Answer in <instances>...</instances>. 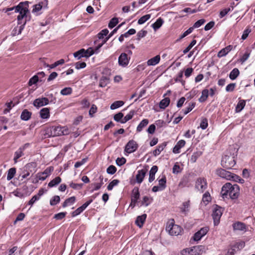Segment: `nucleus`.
<instances>
[{
	"label": "nucleus",
	"mask_w": 255,
	"mask_h": 255,
	"mask_svg": "<svg viewBox=\"0 0 255 255\" xmlns=\"http://www.w3.org/2000/svg\"><path fill=\"white\" fill-rule=\"evenodd\" d=\"M28 7V4L26 2H20L16 6L7 8L6 10V11L14 10L15 12L18 13L17 19L18 25H20V26L15 28V31H16L18 29L17 34L21 33L26 21L29 20L28 16L29 13Z\"/></svg>",
	"instance_id": "nucleus-1"
},
{
	"label": "nucleus",
	"mask_w": 255,
	"mask_h": 255,
	"mask_svg": "<svg viewBox=\"0 0 255 255\" xmlns=\"http://www.w3.org/2000/svg\"><path fill=\"white\" fill-rule=\"evenodd\" d=\"M239 186L234 184L227 183L222 188L221 194L223 198H227L228 196L232 199H237L239 195Z\"/></svg>",
	"instance_id": "nucleus-2"
},
{
	"label": "nucleus",
	"mask_w": 255,
	"mask_h": 255,
	"mask_svg": "<svg viewBox=\"0 0 255 255\" xmlns=\"http://www.w3.org/2000/svg\"><path fill=\"white\" fill-rule=\"evenodd\" d=\"M217 174L220 177L227 180H232L239 183H243L244 181V180L241 179L239 176L223 169L217 170Z\"/></svg>",
	"instance_id": "nucleus-3"
},
{
	"label": "nucleus",
	"mask_w": 255,
	"mask_h": 255,
	"mask_svg": "<svg viewBox=\"0 0 255 255\" xmlns=\"http://www.w3.org/2000/svg\"><path fill=\"white\" fill-rule=\"evenodd\" d=\"M166 230L171 236H178L182 231L180 226L175 225L173 219L169 220L166 227Z\"/></svg>",
	"instance_id": "nucleus-4"
},
{
	"label": "nucleus",
	"mask_w": 255,
	"mask_h": 255,
	"mask_svg": "<svg viewBox=\"0 0 255 255\" xmlns=\"http://www.w3.org/2000/svg\"><path fill=\"white\" fill-rule=\"evenodd\" d=\"M235 164V156L233 155H225L223 156L221 160V165L223 167L231 169Z\"/></svg>",
	"instance_id": "nucleus-5"
},
{
	"label": "nucleus",
	"mask_w": 255,
	"mask_h": 255,
	"mask_svg": "<svg viewBox=\"0 0 255 255\" xmlns=\"http://www.w3.org/2000/svg\"><path fill=\"white\" fill-rule=\"evenodd\" d=\"M62 129L61 126H53L48 128L45 130L44 135L46 137L61 135L62 134Z\"/></svg>",
	"instance_id": "nucleus-6"
},
{
	"label": "nucleus",
	"mask_w": 255,
	"mask_h": 255,
	"mask_svg": "<svg viewBox=\"0 0 255 255\" xmlns=\"http://www.w3.org/2000/svg\"><path fill=\"white\" fill-rule=\"evenodd\" d=\"M208 187L206 179L204 177L198 178L195 184V188L200 193H203Z\"/></svg>",
	"instance_id": "nucleus-7"
},
{
	"label": "nucleus",
	"mask_w": 255,
	"mask_h": 255,
	"mask_svg": "<svg viewBox=\"0 0 255 255\" xmlns=\"http://www.w3.org/2000/svg\"><path fill=\"white\" fill-rule=\"evenodd\" d=\"M223 214V210L221 207L216 205L213 209L212 217L214 220V223L215 226L218 225L220 222L221 217Z\"/></svg>",
	"instance_id": "nucleus-8"
},
{
	"label": "nucleus",
	"mask_w": 255,
	"mask_h": 255,
	"mask_svg": "<svg viewBox=\"0 0 255 255\" xmlns=\"http://www.w3.org/2000/svg\"><path fill=\"white\" fill-rule=\"evenodd\" d=\"M138 147L137 142L133 139L129 140L126 144L125 147V152L130 154L135 152Z\"/></svg>",
	"instance_id": "nucleus-9"
},
{
	"label": "nucleus",
	"mask_w": 255,
	"mask_h": 255,
	"mask_svg": "<svg viewBox=\"0 0 255 255\" xmlns=\"http://www.w3.org/2000/svg\"><path fill=\"white\" fill-rule=\"evenodd\" d=\"M30 145V144L26 143L22 146L19 147V148L15 151L14 153L13 161L14 163H16L18 162V159L24 155L23 151L27 148Z\"/></svg>",
	"instance_id": "nucleus-10"
},
{
	"label": "nucleus",
	"mask_w": 255,
	"mask_h": 255,
	"mask_svg": "<svg viewBox=\"0 0 255 255\" xmlns=\"http://www.w3.org/2000/svg\"><path fill=\"white\" fill-rule=\"evenodd\" d=\"M130 57L128 56V54L122 53L118 58V64L122 67H126L129 64Z\"/></svg>",
	"instance_id": "nucleus-11"
},
{
	"label": "nucleus",
	"mask_w": 255,
	"mask_h": 255,
	"mask_svg": "<svg viewBox=\"0 0 255 255\" xmlns=\"http://www.w3.org/2000/svg\"><path fill=\"white\" fill-rule=\"evenodd\" d=\"M103 45V43H101L99 44L94 50L92 48H89L87 50H85L84 49H82L83 52L84 53V55L85 57L88 58L90 57L91 55L94 54V53L97 54L99 52V49Z\"/></svg>",
	"instance_id": "nucleus-12"
},
{
	"label": "nucleus",
	"mask_w": 255,
	"mask_h": 255,
	"mask_svg": "<svg viewBox=\"0 0 255 255\" xmlns=\"http://www.w3.org/2000/svg\"><path fill=\"white\" fill-rule=\"evenodd\" d=\"M209 231L207 227L201 228L199 231L197 232L193 236V240L195 241H200L202 237L205 236Z\"/></svg>",
	"instance_id": "nucleus-13"
},
{
	"label": "nucleus",
	"mask_w": 255,
	"mask_h": 255,
	"mask_svg": "<svg viewBox=\"0 0 255 255\" xmlns=\"http://www.w3.org/2000/svg\"><path fill=\"white\" fill-rule=\"evenodd\" d=\"M49 102V99L45 97L39 98L35 99L33 101V105L36 107H41L46 106L48 104Z\"/></svg>",
	"instance_id": "nucleus-14"
},
{
	"label": "nucleus",
	"mask_w": 255,
	"mask_h": 255,
	"mask_svg": "<svg viewBox=\"0 0 255 255\" xmlns=\"http://www.w3.org/2000/svg\"><path fill=\"white\" fill-rule=\"evenodd\" d=\"M190 200H187L182 203V205L179 207L180 212L184 214V215H186L190 210Z\"/></svg>",
	"instance_id": "nucleus-15"
},
{
	"label": "nucleus",
	"mask_w": 255,
	"mask_h": 255,
	"mask_svg": "<svg viewBox=\"0 0 255 255\" xmlns=\"http://www.w3.org/2000/svg\"><path fill=\"white\" fill-rule=\"evenodd\" d=\"M146 173L145 169H142L137 171L136 175V181L137 183L140 184L143 180Z\"/></svg>",
	"instance_id": "nucleus-16"
},
{
	"label": "nucleus",
	"mask_w": 255,
	"mask_h": 255,
	"mask_svg": "<svg viewBox=\"0 0 255 255\" xmlns=\"http://www.w3.org/2000/svg\"><path fill=\"white\" fill-rule=\"evenodd\" d=\"M48 4L47 0H42L39 3L34 5L33 12H38L43 7H46Z\"/></svg>",
	"instance_id": "nucleus-17"
},
{
	"label": "nucleus",
	"mask_w": 255,
	"mask_h": 255,
	"mask_svg": "<svg viewBox=\"0 0 255 255\" xmlns=\"http://www.w3.org/2000/svg\"><path fill=\"white\" fill-rule=\"evenodd\" d=\"M153 201L152 197L150 196H144L141 201L139 202V206H145L147 207L150 205Z\"/></svg>",
	"instance_id": "nucleus-18"
},
{
	"label": "nucleus",
	"mask_w": 255,
	"mask_h": 255,
	"mask_svg": "<svg viewBox=\"0 0 255 255\" xmlns=\"http://www.w3.org/2000/svg\"><path fill=\"white\" fill-rule=\"evenodd\" d=\"M233 227L235 230L246 232L247 230L246 225L240 222H237L233 224Z\"/></svg>",
	"instance_id": "nucleus-19"
},
{
	"label": "nucleus",
	"mask_w": 255,
	"mask_h": 255,
	"mask_svg": "<svg viewBox=\"0 0 255 255\" xmlns=\"http://www.w3.org/2000/svg\"><path fill=\"white\" fill-rule=\"evenodd\" d=\"M185 144V141L181 139L177 142L176 144L174 146L173 148V152L177 154L180 152V149L184 146Z\"/></svg>",
	"instance_id": "nucleus-20"
},
{
	"label": "nucleus",
	"mask_w": 255,
	"mask_h": 255,
	"mask_svg": "<svg viewBox=\"0 0 255 255\" xmlns=\"http://www.w3.org/2000/svg\"><path fill=\"white\" fill-rule=\"evenodd\" d=\"M204 248L202 246H195L190 249L189 253V255H201L203 251Z\"/></svg>",
	"instance_id": "nucleus-21"
},
{
	"label": "nucleus",
	"mask_w": 255,
	"mask_h": 255,
	"mask_svg": "<svg viewBox=\"0 0 255 255\" xmlns=\"http://www.w3.org/2000/svg\"><path fill=\"white\" fill-rule=\"evenodd\" d=\"M167 145V143L166 142H164L160 144H159L156 148L155 150H154L152 152V154L154 156H156L158 155L165 148V147Z\"/></svg>",
	"instance_id": "nucleus-22"
},
{
	"label": "nucleus",
	"mask_w": 255,
	"mask_h": 255,
	"mask_svg": "<svg viewBox=\"0 0 255 255\" xmlns=\"http://www.w3.org/2000/svg\"><path fill=\"white\" fill-rule=\"evenodd\" d=\"M232 46L230 45L226 46L225 48L221 49L218 53V57L221 58L225 56L232 49Z\"/></svg>",
	"instance_id": "nucleus-23"
},
{
	"label": "nucleus",
	"mask_w": 255,
	"mask_h": 255,
	"mask_svg": "<svg viewBox=\"0 0 255 255\" xmlns=\"http://www.w3.org/2000/svg\"><path fill=\"white\" fill-rule=\"evenodd\" d=\"M149 123V120L147 119H143L136 128V132H140L145 128Z\"/></svg>",
	"instance_id": "nucleus-24"
},
{
	"label": "nucleus",
	"mask_w": 255,
	"mask_h": 255,
	"mask_svg": "<svg viewBox=\"0 0 255 255\" xmlns=\"http://www.w3.org/2000/svg\"><path fill=\"white\" fill-rule=\"evenodd\" d=\"M160 60V55H156L155 57L148 60L146 62L147 65L148 66H155L159 63Z\"/></svg>",
	"instance_id": "nucleus-25"
},
{
	"label": "nucleus",
	"mask_w": 255,
	"mask_h": 255,
	"mask_svg": "<svg viewBox=\"0 0 255 255\" xmlns=\"http://www.w3.org/2000/svg\"><path fill=\"white\" fill-rule=\"evenodd\" d=\"M146 218V215L145 214L138 216L135 220V224L139 228H141L143 226Z\"/></svg>",
	"instance_id": "nucleus-26"
},
{
	"label": "nucleus",
	"mask_w": 255,
	"mask_h": 255,
	"mask_svg": "<svg viewBox=\"0 0 255 255\" xmlns=\"http://www.w3.org/2000/svg\"><path fill=\"white\" fill-rule=\"evenodd\" d=\"M140 194L139 192V189L137 187H135L132 190L131 195V200H134L138 202V200L139 198Z\"/></svg>",
	"instance_id": "nucleus-27"
},
{
	"label": "nucleus",
	"mask_w": 255,
	"mask_h": 255,
	"mask_svg": "<svg viewBox=\"0 0 255 255\" xmlns=\"http://www.w3.org/2000/svg\"><path fill=\"white\" fill-rule=\"evenodd\" d=\"M158 167L156 165L153 166L149 171V182H152L155 179V174L157 172Z\"/></svg>",
	"instance_id": "nucleus-28"
},
{
	"label": "nucleus",
	"mask_w": 255,
	"mask_h": 255,
	"mask_svg": "<svg viewBox=\"0 0 255 255\" xmlns=\"http://www.w3.org/2000/svg\"><path fill=\"white\" fill-rule=\"evenodd\" d=\"M40 116L42 119H47L50 117L49 110L47 108L42 109L40 111Z\"/></svg>",
	"instance_id": "nucleus-29"
},
{
	"label": "nucleus",
	"mask_w": 255,
	"mask_h": 255,
	"mask_svg": "<svg viewBox=\"0 0 255 255\" xmlns=\"http://www.w3.org/2000/svg\"><path fill=\"white\" fill-rule=\"evenodd\" d=\"M164 21L161 17L158 18L156 21L151 25V27L153 28L154 31L158 29L163 24Z\"/></svg>",
	"instance_id": "nucleus-30"
},
{
	"label": "nucleus",
	"mask_w": 255,
	"mask_h": 255,
	"mask_svg": "<svg viewBox=\"0 0 255 255\" xmlns=\"http://www.w3.org/2000/svg\"><path fill=\"white\" fill-rule=\"evenodd\" d=\"M209 95V91L208 89H205L202 91L201 97L199 99V101L200 103L204 102L207 99Z\"/></svg>",
	"instance_id": "nucleus-31"
},
{
	"label": "nucleus",
	"mask_w": 255,
	"mask_h": 255,
	"mask_svg": "<svg viewBox=\"0 0 255 255\" xmlns=\"http://www.w3.org/2000/svg\"><path fill=\"white\" fill-rule=\"evenodd\" d=\"M135 114L134 110L130 111L124 118L121 120L122 124H125L130 119H131Z\"/></svg>",
	"instance_id": "nucleus-32"
},
{
	"label": "nucleus",
	"mask_w": 255,
	"mask_h": 255,
	"mask_svg": "<svg viewBox=\"0 0 255 255\" xmlns=\"http://www.w3.org/2000/svg\"><path fill=\"white\" fill-rule=\"evenodd\" d=\"M240 74V71L238 68L233 69L229 74V78L232 80H235Z\"/></svg>",
	"instance_id": "nucleus-33"
},
{
	"label": "nucleus",
	"mask_w": 255,
	"mask_h": 255,
	"mask_svg": "<svg viewBox=\"0 0 255 255\" xmlns=\"http://www.w3.org/2000/svg\"><path fill=\"white\" fill-rule=\"evenodd\" d=\"M246 105V101L244 100H239L236 107V112L237 113L240 112L245 107Z\"/></svg>",
	"instance_id": "nucleus-34"
},
{
	"label": "nucleus",
	"mask_w": 255,
	"mask_h": 255,
	"mask_svg": "<svg viewBox=\"0 0 255 255\" xmlns=\"http://www.w3.org/2000/svg\"><path fill=\"white\" fill-rule=\"evenodd\" d=\"M76 201V198L74 196L71 197L65 200L63 204V207H66L67 206L73 204Z\"/></svg>",
	"instance_id": "nucleus-35"
},
{
	"label": "nucleus",
	"mask_w": 255,
	"mask_h": 255,
	"mask_svg": "<svg viewBox=\"0 0 255 255\" xmlns=\"http://www.w3.org/2000/svg\"><path fill=\"white\" fill-rule=\"evenodd\" d=\"M31 116V113L27 110H24L22 112L20 118L23 121L28 120Z\"/></svg>",
	"instance_id": "nucleus-36"
},
{
	"label": "nucleus",
	"mask_w": 255,
	"mask_h": 255,
	"mask_svg": "<svg viewBox=\"0 0 255 255\" xmlns=\"http://www.w3.org/2000/svg\"><path fill=\"white\" fill-rule=\"evenodd\" d=\"M211 200V197L209 192H206L203 195L202 202L205 205H207Z\"/></svg>",
	"instance_id": "nucleus-37"
},
{
	"label": "nucleus",
	"mask_w": 255,
	"mask_h": 255,
	"mask_svg": "<svg viewBox=\"0 0 255 255\" xmlns=\"http://www.w3.org/2000/svg\"><path fill=\"white\" fill-rule=\"evenodd\" d=\"M170 103V99L169 98H165L162 99L159 103V107L161 109H165Z\"/></svg>",
	"instance_id": "nucleus-38"
},
{
	"label": "nucleus",
	"mask_w": 255,
	"mask_h": 255,
	"mask_svg": "<svg viewBox=\"0 0 255 255\" xmlns=\"http://www.w3.org/2000/svg\"><path fill=\"white\" fill-rule=\"evenodd\" d=\"M251 50L249 49H247L246 52L243 55V56L240 59V61L242 64L244 63L246 61L248 60L251 54Z\"/></svg>",
	"instance_id": "nucleus-39"
},
{
	"label": "nucleus",
	"mask_w": 255,
	"mask_h": 255,
	"mask_svg": "<svg viewBox=\"0 0 255 255\" xmlns=\"http://www.w3.org/2000/svg\"><path fill=\"white\" fill-rule=\"evenodd\" d=\"M61 181V178L60 177H56L49 182L48 186L49 187H53L59 184Z\"/></svg>",
	"instance_id": "nucleus-40"
},
{
	"label": "nucleus",
	"mask_w": 255,
	"mask_h": 255,
	"mask_svg": "<svg viewBox=\"0 0 255 255\" xmlns=\"http://www.w3.org/2000/svg\"><path fill=\"white\" fill-rule=\"evenodd\" d=\"M124 105V102L123 101H117L114 102L111 106L110 109L111 110H115L118 109Z\"/></svg>",
	"instance_id": "nucleus-41"
},
{
	"label": "nucleus",
	"mask_w": 255,
	"mask_h": 255,
	"mask_svg": "<svg viewBox=\"0 0 255 255\" xmlns=\"http://www.w3.org/2000/svg\"><path fill=\"white\" fill-rule=\"evenodd\" d=\"M16 173V169L15 168H11L7 171V180L8 181L10 180L12 178H13L15 174Z\"/></svg>",
	"instance_id": "nucleus-42"
},
{
	"label": "nucleus",
	"mask_w": 255,
	"mask_h": 255,
	"mask_svg": "<svg viewBox=\"0 0 255 255\" xmlns=\"http://www.w3.org/2000/svg\"><path fill=\"white\" fill-rule=\"evenodd\" d=\"M202 152L200 151L195 152L192 155L190 160L192 163L196 161L197 159L202 155Z\"/></svg>",
	"instance_id": "nucleus-43"
},
{
	"label": "nucleus",
	"mask_w": 255,
	"mask_h": 255,
	"mask_svg": "<svg viewBox=\"0 0 255 255\" xmlns=\"http://www.w3.org/2000/svg\"><path fill=\"white\" fill-rule=\"evenodd\" d=\"M151 17V15L149 14L144 15L141 16L138 20V24H142L145 23L146 21H147Z\"/></svg>",
	"instance_id": "nucleus-44"
},
{
	"label": "nucleus",
	"mask_w": 255,
	"mask_h": 255,
	"mask_svg": "<svg viewBox=\"0 0 255 255\" xmlns=\"http://www.w3.org/2000/svg\"><path fill=\"white\" fill-rule=\"evenodd\" d=\"M195 106V103H189L188 107L185 109L183 110L184 115H187L188 113L191 112L194 108Z\"/></svg>",
	"instance_id": "nucleus-45"
},
{
	"label": "nucleus",
	"mask_w": 255,
	"mask_h": 255,
	"mask_svg": "<svg viewBox=\"0 0 255 255\" xmlns=\"http://www.w3.org/2000/svg\"><path fill=\"white\" fill-rule=\"evenodd\" d=\"M72 89L71 87H66L60 91V94L63 96H67L71 94Z\"/></svg>",
	"instance_id": "nucleus-46"
},
{
	"label": "nucleus",
	"mask_w": 255,
	"mask_h": 255,
	"mask_svg": "<svg viewBox=\"0 0 255 255\" xmlns=\"http://www.w3.org/2000/svg\"><path fill=\"white\" fill-rule=\"evenodd\" d=\"M123 25V23L121 24L120 25H119L117 27H116V28H115L109 34V35L106 37L103 42L102 43H103V44L104 43H105L112 36V35L116 32H117L118 29Z\"/></svg>",
	"instance_id": "nucleus-47"
},
{
	"label": "nucleus",
	"mask_w": 255,
	"mask_h": 255,
	"mask_svg": "<svg viewBox=\"0 0 255 255\" xmlns=\"http://www.w3.org/2000/svg\"><path fill=\"white\" fill-rule=\"evenodd\" d=\"M119 180L118 179H114L112 180L109 184L107 187V189L109 191L112 190L115 186H117L119 184Z\"/></svg>",
	"instance_id": "nucleus-48"
},
{
	"label": "nucleus",
	"mask_w": 255,
	"mask_h": 255,
	"mask_svg": "<svg viewBox=\"0 0 255 255\" xmlns=\"http://www.w3.org/2000/svg\"><path fill=\"white\" fill-rule=\"evenodd\" d=\"M108 83L109 79L107 78L104 77H102L100 80L99 86L102 88L105 87L107 85Z\"/></svg>",
	"instance_id": "nucleus-49"
},
{
	"label": "nucleus",
	"mask_w": 255,
	"mask_h": 255,
	"mask_svg": "<svg viewBox=\"0 0 255 255\" xmlns=\"http://www.w3.org/2000/svg\"><path fill=\"white\" fill-rule=\"evenodd\" d=\"M118 22L119 20L118 18H113L109 23L108 26L110 28H113L118 23Z\"/></svg>",
	"instance_id": "nucleus-50"
},
{
	"label": "nucleus",
	"mask_w": 255,
	"mask_h": 255,
	"mask_svg": "<svg viewBox=\"0 0 255 255\" xmlns=\"http://www.w3.org/2000/svg\"><path fill=\"white\" fill-rule=\"evenodd\" d=\"M53 167L52 166H50V167H47V168H46L44 171L42 173V174L45 176V177H46V178L49 176L50 174H51V173L53 171Z\"/></svg>",
	"instance_id": "nucleus-51"
},
{
	"label": "nucleus",
	"mask_w": 255,
	"mask_h": 255,
	"mask_svg": "<svg viewBox=\"0 0 255 255\" xmlns=\"http://www.w3.org/2000/svg\"><path fill=\"white\" fill-rule=\"evenodd\" d=\"M46 177L42 173L39 172L36 175V179L33 181V183H37L39 180L44 181L46 179Z\"/></svg>",
	"instance_id": "nucleus-52"
},
{
	"label": "nucleus",
	"mask_w": 255,
	"mask_h": 255,
	"mask_svg": "<svg viewBox=\"0 0 255 255\" xmlns=\"http://www.w3.org/2000/svg\"><path fill=\"white\" fill-rule=\"evenodd\" d=\"M166 179L165 177L158 180V185L161 189L164 190L166 188Z\"/></svg>",
	"instance_id": "nucleus-53"
},
{
	"label": "nucleus",
	"mask_w": 255,
	"mask_h": 255,
	"mask_svg": "<svg viewBox=\"0 0 255 255\" xmlns=\"http://www.w3.org/2000/svg\"><path fill=\"white\" fill-rule=\"evenodd\" d=\"M206 22V20L204 19H201L197 21L193 25L192 27H193V29L194 28H197L200 27L201 25H202Z\"/></svg>",
	"instance_id": "nucleus-54"
},
{
	"label": "nucleus",
	"mask_w": 255,
	"mask_h": 255,
	"mask_svg": "<svg viewBox=\"0 0 255 255\" xmlns=\"http://www.w3.org/2000/svg\"><path fill=\"white\" fill-rule=\"evenodd\" d=\"M196 40H193L190 44L183 50V52L184 54H186L188 52L190 49L196 44Z\"/></svg>",
	"instance_id": "nucleus-55"
},
{
	"label": "nucleus",
	"mask_w": 255,
	"mask_h": 255,
	"mask_svg": "<svg viewBox=\"0 0 255 255\" xmlns=\"http://www.w3.org/2000/svg\"><path fill=\"white\" fill-rule=\"evenodd\" d=\"M60 199L59 196H54L50 201V204L51 206L56 205L60 202Z\"/></svg>",
	"instance_id": "nucleus-56"
},
{
	"label": "nucleus",
	"mask_w": 255,
	"mask_h": 255,
	"mask_svg": "<svg viewBox=\"0 0 255 255\" xmlns=\"http://www.w3.org/2000/svg\"><path fill=\"white\" fill-rule=\"evenodd\" d=\"M208 126V120L206 118H203L201 120L200 127L202 129H205Z\"/></svg>",
	"instance_id": "nucleus-57"
},
{
	"label": "nucleus",
	"mask_w": 255,
	"mask_h": 255,
	"mask_svg": "<svg viewBox=\"0 0 255 255\" xmlns=\"http://www.w3.org/2000/svg\"><path fill=\"white\" fill-rule=\"evenodd\" d=\"M117 171L116 167L114 165L109 166L107 169V172L111 175H113Z\"/></svg>",
	"instance_id": "nucleus-58"
},
{
	"label": "nucleus",
	"mask_w": 255,
	"mask_h": 255,
	"mask_svg": "<svg viewBox=\"0 0 255 255\" xmlns=\"http://www.w3.org/2000/svg\"><path fill=\"white\" fill-rule=\"evenodd\" d=\"M74 56L75 58H77V59H80L82 57H85V56L84 55V53L83 52L82 49H80V50L75 52L74 54Z\"/></svg>",
	"instance_id": "nucleus-59"
},
{
	"label": "nucleus",
	"mask_w": 255,
	"mask_h": 255,
	"mask_svg": "<svg viewBox=\"0 0 255 255\" xmlns=\"http://www.w3.org/2000/svg\"><path fill=\"white\" fill-rule=\"evenodd\" d=\"M38 81V75H34L32 78H31L28 82V84L29 86H32L33 84H36Z\"/></svg>",
	"instance_id": "nucleus-60"
},
{
	"label": "nucleus",
	"mask_w": 255,
	"mask_h": 255,
	"mask_svg": "<svg viewBox=\"0 0 255 255\" xmlns=\"http://www.w3.org/2000/svg\"><path fill=\"white\" fill-rule=\"evenodd\" d=\"M109 30L107 29L102 30L98 34V36L99 39H103L104 36L108 35Z\"/></svg>",
	"instance_id": "nucleus-61"
},
{
	"label": "nucleus",
	"mask_w": 255,
	"mask_h": 255,
	"mask_svg": "<svg viewBox=\"0 0 255 255\" xmlns=\"http://www.w3.org/2000/svg\"><path fill=\"white\" fill-rule=\"evenodd\" d=\"M147 34V31L144 30H141L137 34V39L139 40L141 38L145 37Z\"/></svg>",
	"instance_id": "nucleus-62"
},
{
	"label": "nucleus",
	"mask_w": 255,
	"mask_h": 255,
	"mask_svg": "<svg viewBox=\"0 0 255 255\" xmlns=\"http://www.w3.org/2000/svg\"><path fill=\"white\" fill-rule=\"evenodd\" d=\"M124 115L122 113L120 112L118 114H116L114 117V119L115 121L119 122L121 121L123 119Z\"/></svg>",
	"instance_id": "nucleus-63"
},
{
	"label": "nucleus",
	"mask_w": 255,
	"mask_h": 255,
	"mask_svg": "<svg viewBox=\"0 0 255 255\" xmlns=\"http://www.w3.org/2000/svg\"><path fill=\"white\" fill-rule=\"evenodd\" d=\"M126 162V159L124 157L118 158L116 159V164L117 165L121 166L124 165Z\"/></svg>",
	"instance_id": "nucleus-64"
}]
</instances>
